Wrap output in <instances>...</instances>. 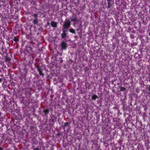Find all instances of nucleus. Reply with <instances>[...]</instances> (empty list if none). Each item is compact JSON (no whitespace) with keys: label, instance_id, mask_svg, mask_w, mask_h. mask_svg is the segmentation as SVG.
Returning <instances> with one entry per match:
<instances>
[{"label":"nucleus","instance_id":"nucleus-1","mask_svg":"<svg viewBox=\"0 0 150 150\" xmlns=\"http://www.w3.org/2000/svg\"><path fill=\"white\" fill-rule=\"evenodd\" d=\"M71 24L70 21L69 20H66L64 23L63 27L64 29H68L70 26Z\"/></svg>","mask_w":150,"mask_h":150},{"label":"nucleus","instance_id":"nucleus-2","mask_svg":"<svg viewBox=\"0 0 150 150\" xmlns=\"http://www.w3.org/2000/svg\"><path fill=\"white\" fill-rule=\"evenodd\" d=\"M61 46L63 50H65L67 47V45L66 42L64 41L62 42L61 44Z\"/></svg>","mask_w":150,"mask_h":150},{"label":"nucleus","instance_id":"nucleus-3","mask_svg":"<svg viewBox=\"0 0 150 150\" xmlns=\"http://www.w3.org/2000/svg\"><path fill=\"white\" fill-rule=\"evenodd\" d=\"M38 70L39 72L40 75V76H44V74L42 73L40 68L38 67Z\"/></svg>","mask_w":150,"mask_h":150},{"label":"nucleus","instance_id":"nucleus-4","mask_svg":"<svg viewBox=\"0 0 150 150\" xmlns=\"http://www.w3.org/2000/svg\"><path fill=\"white\" fill-rule=\"evenodd\" d=\"M51 25L53 27H56L57 26V23L54 21H52L51 23Z\"/></svg>","mask_w":150,"mask_h":150},{"label":"nucleus","instance_id":"nucleus-5","mask_svg":"<svg viewBox=\"0 0 150 150\" xmlns=\"http://www.w3.org/2000/svg\"><path fill=\"white\" fill-rule=\"evenodd\" d=\"M61 36L63 38H65L66 36V34L65 31H63V33L61 34Z\"/></svg>","mask_w":150,"mask_h":150},{"label":"nucleus","instance_id":"nucleus-6","mask_svg":"<svg viewBox=\"0 0 150 150\" xmlns=\"http://www.w3.org/2000/svg\"><path fill=\"white\" fill-rule=\"evenodd\" d=\"M98 98V96L96 95H93L92 97V100H95Z\"/></svg>","mask_w":150,"mask_h":150},{"label":"nucleus","instance_id":"nucleus-7","mask_svg":"<svg viewBox=\"0 0 150 150\" xmlns=\"http://www.w3.org/2000/svg\"><path fill=\"white\" fill-rule=\"evenodd\" d=\"M38 23V20L37 19H34L33 21V23L34 24H37Z\"/></svg>","mask_w":150,"mask_h":150},{"label":"nucleus","instance_id":"nucleus-8","mask_svg":"<svg viewBox=\"0 0 150 150\" xmlns=\"http://www.w3.org/2000/svg\"><path fill=\"white\" fill-rule=\"evenodd\" d=\"M126 90V88L123 87H121L120 88V90L121 91H124Z\"/></svg>","mask_w":150,"mask_h":150},{"label":"nucleus","instance_id":"nucleus-9","mask_svg":"<svg viewBox=\"0 0 150 150\" xmlns=\"http://www.w3.org/2000/svg\"><path fill=\"white\" fill-rule=\"evenodd\" d=\"M69 31L71 33H75V30L73 29H70Z\"/></svg>","mask_w":150,"mask_h":150},{"label":"nucleus","instance_id":"nucleus-10","mask_svg":"<svg viewBox=\"0 0 150 150\" xmlns=\"http://www.w3.org/2000/svg\"><path fill=\"white\" fill-rule=\"evenodd\" d=\"M49 112V110L48 109L45 110H44V113H46V114L48 113Z\"/></svg>","mask_w":150,"mask_h":150},{"label":"nucleus","instance_id":"nucleus-11","mask_svg":"<svg viewBox=\"0 0 150 150\" xmlns=\"http://www.w3.org/2000/svg\"><path fill=\"white\" fill-rule=\"evenodd\" d=\"M69 123L68 122H65L64 123V127H67L68 126Z\"/></svg>","mask_w":150,"mask_h":150},{"label":"nucleus","instance_id":"nucleus-12","mask_svg":"<svg viewBox=\"0 0 150 150\" xmlns=\"http://www.w3.org/2000/svg\"><path fill=\"white\" fill-rule=\"evenodd\" d=\"M76 18H71V20L72 21H76Z\"/></svg>","mask_w":150,"mask_h":150},{"label":"nucleus","instance_id":"nucleus-13","mask_svg":"<svg viewBox=\"0 0 150 150\" xmlns=\"http://www.w3.org/2000/svg\"><path fill=\"white\" fill-rule=\"evenodd\" d=\"M14 41H15V42H18L19 41V40L17 39L14 38Z\"/></svg>","mask_w":150,"mask_h":150},{"label":"nucleus","instance_id":"nucleus-14","mask_svg":"<svg viewBox=\"0 0 150 150\" xmlns=\"http://www.w3.org/2000/svg\"><path fill=\"white\" fill-rule=\"evenodd\" d=\"M111 6V5H108V8H110Z\"/></svg>","mask_w":150,"mask_h":150},{"label":"nucleus","instance_id":"nucleus-15","mask_svg":"<svg viewBox=\"0 0 150 150\" xmlns=\"http://www.w3.org/2000/svg\"><path fill=\"white\" fill-rule=\"evenodd\" d=\"M107 2H110L111 0H107Z\"/></svg>","mask_w":150,"mask_h":150},{"label":"nucleus","instance_id":"nucleus-16","mask_svg":"<svg viewBox=\"0 0 150 150\" xmlns=\"http://www.w3.org/2000/svg\"><path fill=\"white\" fill-rule=\"evenodd\" d=\"M108 5H110V2H108Z\"/></svg>","mask_w":150,"mask_h":150},{"label":"nucleus","instance_id":"nucleus-17","mask_svg":"<svg viewBox=\"0 0 150 150\" xmlns=\"http://www.w3.org/2000/svg\"><path fill=\"white\" fill-rule=\"evenodd\" d=\"M34 150H39L38 149H35Z\"/></svg>","mask_w":150,"mask_h":150},{"label":"nucleus","instance_id":"nucleus-18","mask_svg":"<svg viewBox=\"0 0 150 150\" xmlns=\"http://www.w3.org/2000/svg\"><path fill=\"white\" fill-rule=\"evenodd\" d=\"M0 150H3L2 149L1 147L0 148Z\"/></svg>","mask_w":150,"mask_h":150},{"label":"nucleus","instance_id":"nucleus-19","mask_svg":"<svg viewBox=\"0 0 150 150\" xmlns=\"http://www.w3.org/2000/svg\"><path fill=\"white\" fill-rule=\"evenodd\" d=\"M1 79L0 78V82H1Z\"/></svg>","mask_w":150,"mask_h":150},{"label":"nucleus","instance_id":"nucleus-20","mask_svg":"<svg viewBox=\"0 0 150 150\" xmlns=\"http://www.w3.org/2000/svg\"><path fill=\"white\" fill-rule=\"evenodd\" d=\"M149 35L150 36V32H149Z\"/></svg>","mask_w":150,"mask_h":150}]
</instances>
